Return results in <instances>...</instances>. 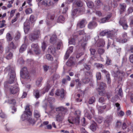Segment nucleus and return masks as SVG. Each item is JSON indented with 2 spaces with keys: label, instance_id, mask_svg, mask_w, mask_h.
Masks as SVG:
<instances>
[{
  "label": "nucleus",
  "instance_id": "nucleus-6",
  "mask_svg": "<svg viewBox=\"0 0 133 133\" xmlns=\"http://www.w3.org/2000/svg\"><path fill=\"white\" fill-rule=\"evenodd\" d=\"M20 75L22 77L24 78L28 79L30 78V75L28 72L27 68L26 67H23L21 70Z\"/></svg>",
  "mask_w": 133,
  "mask_h": 133
},
{
  "label": "nucleus",
  "instance_id": "nucleus-57",
  "mask_svg": "<svg viewBox=\"0 0 133 133\" xmlns=\"http://www.w3.org/2000/svg\"><path fill=\"white\" fill-rule=\"evenodd\" d=\"M9 46L10 48L12 49H14L16 48V46L12 42H11L9 44Z\"/></svg>",
  "mask_w": 133,
  "mask_h": 133
},
{
  "label": "nucleus",
  "instance_id": "nucleus-60",
  "mask_svg": "<svg viewBox=\"0 0 133 133\" xmlns=\"http://www.w3.org/2000/svg\"><path fill=\"white\" fill-rule=\"evenodd\" d=\"M48 100L50 103H51L55 102V99L54 98L49 97L48 98Z\"/></svg>",
  "mask_w": 133,
  "mask_h": 133
},
{
  "label": "nucleus",
  "instance_id": "nucleus-36",
  "mask_svg": "<svg viewBox=\"0 0 133 133\" xmlns=\"http://www.w3.org/2000/svg\"><path fill=\"white\" fill-rule=\"evenodd\" d=\"M19 12H18L17 13V14H16L15 17V18L14 19H12L11 21V22L12 23H13L14 22L16 21L17 20L18 18L19 17Z\"/></svg>",
  "mask_w": 133,
  "mask_h": 133
},
{
  "label": "nucleus",
  "instance_id": "nucleus-42",
  "mask_svg": "<svg viewBox=\"0 0 133 133\" xmlns=\"http://www.w3.org/2000/svg\"><path fill=\"white\" fill-rule=\"evenodd\" d=\"M94 65V66L98 68H103L104 67L103 65L98 63H95Z\"/></svg>",
  "mask_w": 133,
  "mask_h": 133
},
{
  "label": "nucleus",
  "instance_id": "nucleus-61",
  "mask_svg": "<svg viewBox=\"0 0 133 133\" xmlns=\"http://www.w3.org/2000/svg\"><path fill=\"white\" fill-rule=\"evenodd\" d=\"M62 45V44L61 42H59L57 44V48L58 49H59L61 46Z\"/></svg>",
  "mask_w": 133,
  "mask_h": 133
},
{
  "label": "nucleus",
  "instance_id": "nucleus-17",
  "mask_svg": "<svg viewBox=\"0 0 133 133\" xmlns=\"http://www.w3.org/2000/svg\"><path fill=\"white\" fill-rule=\"evenodd\" d=\"M10 49L8 48L6 49V58L8 59H9L12 58V54L10 52Z\"/></svg>",
  "mask_w": 133,
  "mask_h": 133
},
{
  "label": "nucleus",
  "instance_id": "nucleus-37",
  "mask_svg": "<svg viewBox=\"0 0 133 133\" xmlns=\"http://www.w3.org/2000/svg\"><path fill=\"white\" fill-rule=\"evenodd\" d=\"M6 38L7 41H11L12 39V37L9 33H7L6 35Z\"/></svg>",
  "mask_w": 133,
  "mask_h": 133
},
{
  "label": "nucleus",
  "instance_id": "nucleus-40",
  "mask_svg": "<svg viewBox=\"0 0 133 133\" xmlns=\"http://www.w3.org/2000/svg\"><path fill=\"white\" fill-rule=\"evenodd\" d=\"M90 79L88 77H84L83 78L82 81L84 83H87L89 81Z\"/></svg>",
  "mask_w": 133,
  "mask_h": 133
},
{
  "label": "nucleus",
  "instance_id": "nucleus-19",
  "mask_svg": "<svg viewBox=\"0 0 133 133\" xmlns=\"http://www.w3.org/2000/svg\"><path fill=\"white\" fill-rule=\"evenodd\" d=\"M56 111H61V112L64 113L65 114L68 110L67 108L64 107L63 106H61L56 108Z\"/></svg>",
  "mask_w": 133,
  "mask_h": 133
},
{
  "label": "nucleus",
  "instance_id": "nucleus-8",
  "mask_svg": "<svg viewBox=\"0 0 133 133\" xmlns=\"http://www.w3.org/2000/svg\"><path fill=\"white\" fill-rule=\"evenodd\" d=\"M65 114L63 112L58 113L56 116V121L62 123L64 119Z\"/></svg>",
  "mask_w": 133,
  "mask_h": 133
},
{
  "label": "nucleus",
  "instance_id": "nucleus-43",
  "mask_svg": "<svg viewBox=\"0 0 133 133\" xmlns=\"http://www.w3.org/2000/svg\"><path fill=\"white\" fill-rule=\"evenodd\" d=\"M88 7L89 8H92L94 6L93 3L91 1H88L87 2Z\"/></svg>",
  "mask_w": 133,
  "mask_h": 133
},
{
  "label": "nucleus",
  "instance_id": "nucleus-63",
  "mask_svg": "<svg viewBox=\"0 0 133 133\" xmlns=\"http://www.w3.org/2000/svg\"><path fill=\"white\" fill-rule=\"evenodd\" d=\"M73 47V46H71L69 47V49L66 51L69 53H71L72 52Z\"/></svg>",
  "mask_w": 133,
  "mask_h": 133
},
{
  "label": "nucleus",
  "instance_id": "nucleus-38",
  "mask_svg": "<svg viewBox=\"0 0 133 133\" xmlns=\"http://www.w3.org/2000/svg\"><path fill=\"white\" fill-rule=\"evenodd\" d=\"M42 80V78L41 77L37 79L36 82V85L37 86L40 87L41 85V82Z\"/></svg>",
  "mask_w": 133,
  "mask_h": 133
},
{
  "label": "nucleus",
  "instance_id": "nucleus-24",
  "mask_svg": "<svg viewBox=\"0 0 133 133\" xmlns=\"http://www.w3.org/2000/svg\"><path fill=\"white\" fill-rule=\"evenodd\" d=\"M87 44V41H84V39H82L80 41L79 43V45L80 46H81L83 48V50H84L85 49V47L86 46Z\"/></svg>",
  "mask_w": 133,
  "mask_h": 133
},
{
  "label": "nucleus",
  "instance_id": "nucleus-21",
  "mask_svg": "<svg viewBox=\"0 0 133 133\" xmlns=\"http://www.w3.org/2000/svg\"><path fill=\"white\" fill-rule=\"evenodd\" d=\"M57 38L55 34L53 35L51 37L50 42L52 44H54L57 42Z\"/></svg>",
  "mask_w": 133,
  "mask_h": 133
},
{
  "label": "nucleus",
  "instance_id": "nucleus-52",
  "mask_svg": "<svg viewBox=\"0 0 133 133\" xmlns=\"http://www.w3.org/2000/svg\"><path fill=\"white\" fill-rule=\"evenodd\" d=\"M84 68L88 70H89L91 69V66L89 65L85 64L84 65Z\"/></svg>",
  "mask_w": 133,
  "mask_h": 133
},
{
  "label": "nucleus",
  "instance_id": "nucleus-27",
  "mask_svg": "<svg viewBox=\"0 0 133 133\" xmlns=\"http://www.w3.org/2000/svg\"><path fill=\"white\" fill-rule=\"evenodd\" d=\"M25 112V113L29 116H30L32 114V112L30 110L29 108V105H26L25 108V111H24V112Z\"/></svg>",
  "mask_w": 133,
  "mask_h": 133
},
{
  "label": "nucleus",
  "instance_id": "nucleus-32",
  "mask_svg": "<svg viewBox=\"0 0 133 133\" xmlns=\"http://www.w3.org/2000/svg\"><path fill=\"white\" fill-rule=\"evenodd\" d=\"M34 116L36 118H38L40 117V114L39 112L37 110H35L34 112Z\"/></svg>",
  "mask_w": 133,
  "mask_h": 133
},
{
  "label": "nucleus",
  "instance_id": "nucleus-28",
  "mask_svg": "<svg viewBox=\"0 0 133 133\" xmlns=\"http://www.w3.org/2000/svg\"><path fill=\"white\" fill-rule=\"evenodd\" d=\"M107 107L106 105H104L103 106H99L98 108V112L102 114L104 112V110Z\"/></svg>",
  "mask_w": 133,
  "mask_h": 133
},
{
  "label": "nucleus",
  "instance_id": "nucleus-26",
  "mask_svg": "<svg viewBox=\"0 0 133 133\" xmlns=\"http://www.w3.org/2000/svg\"><path fill=\"white\" fill-rule=\"evenodd\" d=\"M97 24L95 22H90L88 25V28L90 29H92L94 28L96 26Z\"/></svg>",
  "mask_w": 133,
  "mask_h": 133
},
{
  "label": "nucleus",
  "instance_id": "nucleus-34",
  "mask_svg": "<svg viewBox=\"0 0 133 133\" xmlns=\"http://www.w3.org/2000/svg\"><path fill=\"white\" fill-rule=\"evenodd\" d=\"M96 5L98 7H100L102 6L103 3L100 0H96L95 2Z\"/></svg>",
  "mask_w": 133,
  "mask_h": 133
},
{
  "label": "nucleus",
  "instance_id": "nucleus-15",
  "mask_svg": "<svg viewBox=\"0 0 133 133\" xmlns=\"http://www.w3.org/2000/svg\"><path fill=\"white\" fill-rule=\"evenodd\" d=\"M24 31L25 33H27L29 31L30 29L29 23L27 21H26L24 23Z\"/></svg>",
  "mask_w": 133,
  "mask_h": 133
},
{
  "label": "nucleus",
  "instance_id": "nucleus-2",
  "mask_svg": "<svg viewBox=\"0 0 133 133\" xmlns=\"http://www.w3.org/2000/svg\"><path fill=\"white\" fill-rule=\"evenodd\" d=\"M7 68L9 70L8 75L10 77L8 83L10 84L12 83L15 80L16 74L14 68L10 66H8Z\"/></svg>",
  "mask_w": 133,
  "mask_h": 133
},
{
  "label": "nucleus",
  "instance_id": "nucleus-46",
  "mask_svg": "<svg viewBox=\"0 0 133 133\" xmlns=\"http://www.w3.org/2000/svg\"><path fill=\"white\" fill-rule=\"evenodd\" d=\"M106 79H107V82L108 84H110L111 83V78L110 75L109 74L106 75Z\"/></svg>",
  "mask_w": 133,
  "mask_h": 133
},
{
  "label": "nucleus",
  "instance_id": "nucleus-4",
  "mask_svg": "<svg viewBox=\"0 0 133 133\" xmlns=\"http://www.w3.org/2000/svg\"><path fill=\"white\" fill-rule=\"evenodd\" d=\"M98 88L97 90L99 92V94L101 96H105V89L106 88V84L102 82L98 83Z\"/></svg>",
  "mask_w": 133,
  "mask_h": 133
},
{
  "label": "nucleus",
  "instance_id": "nucleus-18",
  "mask_svg": "<svg viewBox=\"0 0 133 133\" xmlns=\"http://www.w3.org/2000/svg\"><path fill=\"white\" fill-rule=\"evenodd\" d=\"M127 34L126 33L124 32L122 34V38L119 40V42L122 43H124L126 42L127 40Z\"/></svg>",
  "mask_w": 133,
  "mask_h": 133
},
{
  "label": "nucleus",
  "instance_id": "nucleus-49",
  "mask_svg": "<svg viewBox=\"0 0 133 133\" xmlns=\"http://www.w3.org/2000/svg\"><path fill=\"white\" fill-rule=\"evenodd\" d=\"M46 47L45 41H43L42 43V50L44 51Z\"/></svg>",
  "mask_w": 133,
  "mask_h": 133
},
{
  "label": "nucleus",
  "instance_id": "nucleus-22",
  "mask_svg": "<svg viewBox=\"0 0 133 133\" xmlns=\"http://www.w3.org/2000/svg\"><path fill=\"white\" fill-rule=\"evenodd\" d=\"M126 6L124 3H120L119 4L120 12L121 14L124 12L125 10Z\"/></svg>",
  "mask_w": 133,
  "mask_h": 133
},
{
  "label": "nucleus",
  "instance_id": "nucleus-7",
  "mask_svg": "<svg viewBox=\"0 0 133 133\" xmlns=\"http://www.w3.org/2000/svg\"><path fill=\"white\" fill-rule=\"evenodd\" d=\"M123 75L124 72L123 71L118 70L114 73V77L116 80L120 81L122 80Z\"/></svg>",
  "mask_w": 133,
  "mask_h": 133
},
{
  "label": "nucleus",
  "instance_id": "nucleus-39",
  "mask_svg": "<svg viewBox=\"0 0 133 133\" xmlns=\"http://www.w3.org/2000/svg\"><path fill=\"white\" fill-rule=\"evenodd\" d=\"M26 48V46L25 44H23L21 48L19 49V51L21 52H22L25 51Z\"/></svg>",
  "mask_w": 133,
  "mask_h": 133
},
{
  "label": "nucleus",
  "instance_id": "nucleus-11",
  "mask_svg": "<svg viewBox=\"0 0 133 133\" xmlns=\"http://www.w3.org/2000/svg\"><path fill=\"white\" fill-rule=\"evenodd\" d=\"M85 21V20L84 19L79 21L77 25V28H84L86 24Z\"/></svg>",
  "mask_w": 133,
  "mask_h": 133
},
{
  "label": "nucleus",
  "instance_id": "nucleus-44",
  "mask_svg": "<svg viewBox=\"0 0 133 133\" xmlns=\"http://www.w3.org/2000/svg\"><path fill=\"white\" fill-rule=\"evenodd\" d=\"M28 115H27L26 114H23L21 117V119L22 121H24L26 119H28Z\"/></svg>",
  "mask_w": 133,
  "mask_h": 133
},
{
  "label": "nucleus",
  "instance_id": "nucleus-25",
  "mask_svg": "<svg viewBox=\"0 0 133 133\" xmlns=\"http://www.w3.org/2000/svg\"><path fill=\"white\" fill-rule=\"evenodd\" d=\"M56 51L55 48L54 46H50L48 48V51L49 53L54 54Z\"/></svg>",
  "mask_w": 133,
  "mask_h": 133
},
{
  "label": "nucleus",
  "instance_id": "nucleus-29",
  "mask_svg": "<svg viewBox=\"0 0 133 133\" xmlns=\"http://www.w3.org/2000/svg\"><path fill=\"white\" fill-rule=\"evenodd\" d=\"M65 20V18L62 15H60L59 16L57 20V22L58 23H63Z\"/></svg>",
  "mask_w": 133,
  "mask_h": 133
},
{
  "label": "nucleus",
  "instance_id": "nucleus-1",
  "mask_svg": "<svg viewBox=\"0 0 133 133\" xmlns=\"http://www.w3.org/2000/svg\"><path fill=\"white\" fill-rule=\"evenodd\" d=\"M81 111L79 110L76 111L74 113L76 117L74 118H72L71 117L69 118L68 121V122L71 124H75L76 125H78L79 123V118L81 115Z\"/></svg>",
  "mask_w": 133,
  "mask_h": 133
},
{
  "label": "nucleus",
  "instance_id": "nucleus-12",
  "mask_svg": "<svg viewBox=\"0 0 133 133\" xmlns=\"http://www.w3.org/2000/svg\"><path fill=\"white\" fill-rule=\"evenodd\" d=\"M55 95L57 96H60L62 98H64V90L62 89L61 90H58L56 92Z\"/></svg>",
  "mask_w": 133,
  "mask_h": 133
},
{
  "label": "nucleus",
  "instance_id": "nucleus-45",
  "mask_svg": "<svg viewBox=\"0 0 133 133\" xmlns=\"http://www.w3.org/2000/svg\"><path fill=\"white\" fill-rule=\"evenodd\" d=\"M75 4L78 7H81L83 5L82 2L80 1H78L76 2Z\"/></svg>",
  "mask_w": 133,
  "mask_h": 133
},
{
  "label": "nucleus",
  "instance_id": "nucleus-56",
  "mask_svg": "<svg viewBox=\"0 0 133 133\" xmlns=\"http://www.w3.org/2000/svg\"><path fill=\"white\" fill-rule=\"evenodd\" d=\"M92 72H91L87 71L85 73V77H88L92 75Z\"/></svg>",
  "mask_w": 133,
  "mask_h": 133
},
{
  "label": "nucleus",
  "instance_id": "nucleus-51",
  "mask_svg": "<svg viewBox=\"0 0 133 133\" xmlns=\"http://www.w3.org/2000/svg\"><path fill=\"white\" fill-rule=\"evenodd\" d=\"M96 77L97 80H100L101 78V75L100 72H97L96 74Z\"/></svg>",
  "mask_w": 133,
  "mask_h": 133
},
{
  "label": "nucleus",
  "instance_id": "nucleus-10",
  "mask_svg": "<svg viewBox=\"0 0 133 133\" xmlns=\"http://www.w3.org/2000/svg\"><path fill=\"white\" fill-rule=\"evenodd\" d=\"M119 24L122 26L124 29L126 30L128 27V25L127 24L126 21L124 17L121 18L119 21Z\"/></svg>",
  "mask_w": 133,
  "mask_h": 133
},
{
  "label": "nucleus",
  "instance_id": "nucleus-41",
  "mask_svg": "<svg viewBox=\"0 0 133 133\" xmlns=\"http://www.w3.org/2000/svg\"><path fill=\"white\" fill-rule=\"evenodd\" d=\"M95 100L96 99L95 97H92L89 99V103L90 104H92L95 102Z\"/></svg>",
  "mask_w": 133,
  "mask_h": 133
},
{
  "label": "nucleus",
  "instance_id": "nucleus-20",
  "mask_svg": "<svg viewBox=\"0 0 133 133\" xmlns=\"http://www.w3.org/2000/svg\"><path fill=\"white\" fill-rule=\"evenodd\" d=\"M33 96L37 99H38L40 97L39 91L37 89L34 90L33 92Z\"/></svg>",
  "mask_w": 133,
  "mask_h": 133
},
{
  "label": "nucleus",
  "instance_id": "nucleus-33",
  "mask_svg": "<svg viewBox=\"0 0 133 133\" xmlns=\"http://www.w3.org/2000/svg\"><path fill=\"white\" fill-rule=\"evenodd\" d=\"M97 124L95 122L92 124L90 126V129L92 131H95L96 129Z\"/></svg>",
  "mask_w": 133,
  "mask_h": 133
},
{
  "label": "nucleus",
  "instance_id": "nucleus-23",
  "mask_svg": "<svg viewBox=\"0 0 133 133\" xmlns=\"http://www.w3.org/2000/svg\"><path fill=\"white\" fill-rule=\"evenodd\" d=\"M112 16V15L111 14L108 15L106 17L102 18L101 19L100 23H104L107 22V21Z\"/></svg>",
  "mask_w": 133,
  "mask_h": 133
},
{
  "label": "nucleus",
  "instance_id": "nucleus-50",
  "mask_svg": "<svg viewBox=\"0 0 133 133\" xmlns=\"http://www.w3.org/2000/svg\"><path fill=\"white\" fill-rule=\"evenodd\" d=\"M5 126V130L6 131H9L11 130V128L10 127L9 125L8 124V123L6 124Z\"/></svg>",
  "mask_w": 133,
  "mask_h": 133
},
{
  "label": "nucleus",
  "instance_id": "nucleus-9",
  "mask_svg": "<svg viewBox=\"0 0 133 133\" xmlns=\"http://www.w3.org/2000/svg\"><path fill=\"white\" fill-rule=\"evenodd\" d=\"M31 49L33 50L35 53L37 55H38L41 52L38 44L37 43H32L31 45Z\"/></svg>",
  "mask_w": 133,
  "mask_h": 133
},
{
  "label": "nucleus",
  "instance_id": "nucleus-62",
  "mask_svg": "<svg viewBox=\"0 0 133 133\" xmlns=\"http://www.w3.org/2000/svg\"><path fill=\"white\" fill-rule=\"evenodd\" d=\"M104 52V49H99L98 50V52L100 54H103Z\"/></svg>",
  "mask_w": 133,
  "mask_h": 133
},
{
  "label": "nucleus",
  "instance_id": "nucleus-3",
  "mask_svg": "<svg viewBox=\"0 0 133 133\" xmlns=\"http://www.w3.org/2000/svg\"><path fill=\"white\" fill-rule=\"evenodd\" d=\"M100 34L101 35L103 36L105 35H107L108 38H109L110 39H109L108 41H109L110 39L112 40V41H114L113 40L115 38L114 36L113 31L112 30L110 31L109 30H105L102 31Z\"/></svg>",
  "mask_w": 133,
  "mask_h": 133
},
{
  "label": "nucleus",
  "instance_id": "nucleus-48",
  "mask_svg": "<svg viewBox=\"0 0 133 133\" xmlns=\"http://www.w3.org/2000/svg\"><path fill=\"white\" fill-rule=\"evenodd\" d=\"M25 12L26 14H30L32 13V10L31 8H28L25 10Z\"/></svg>",
  "mask_w": 133,
  "mask_h": 133
},
{
  "label": "nucleus",
  "instance_id": "nucleus-16",
  "mask_svg": "<svg viewBox=\"0 0 133 133\" xmlns=\"http://www.w3.org/2000/svg\"><path fill=\"white\" fill-rule=\"evenodd\" d=\"M51 0H43L41 2V4L46 7L50 6L51 5Z\"/></svg>",
  "mask_w": 133,
  "mask_h": 133
},
{
  "label": "nucleus",
  "instance_id": "nucleus-55",
  "mask_svg": "<svg viewBox=\"0 0 133 133\" xmlns=\"http://www.w3.org/2000/svg\"><path fill=\"white\" fill-rule=\"evenodd\" d=\"M30 21L31 22H33L36 20V18L33 15H31L30 16Z\"/></svg>",
  "mask_w": 133,
  "mask_h": 133
},
{
  "label": "nucleus",
  "instance_id": "nucleus-64",
  "mask_svg": "<svg viewBox=\"0 0 133 133\" xmlns=\"http://www.w3.org/2000/svg\"><path fill=\"white\" fill-rule=\"evenodd\" d=\"M121 124V122L119 121H118L116 123V126L117 128H119L120 127Z\"/></svg>",
  "mask_w": 133,
  "mask_h": 133
},
{
  "label": "nucleus",
  "instance_id": "nucleus-14",
  "mask_svg": "<svg viewBox=\"0 0 133 133\" xmlns=\"http://www.w3.org/2000/svg\"><path fill=\"white\" fill-rule=\"evenodd\" d=\"M112 116L110 115L107 116V119L104 122V123L106 126H108L112 120Z\"/></svg>",
  "mask_w": 133,
  "mask_h": 133
},
{
  "label": "nucleus",
  "instance_id": "nucleus-47",
  "mask_svg": "<svg viewBox=\"0 0 133 133\" xmlns=\"http://www.w3.org/2000/svg\"><path fill=\"white\" fill-rule=\"evenodd\" d=\"M47 17L48 19L53 20L54 18V16L53 14L49 13L47 15Z\"/></svg>",
  "mask_w": 133,
  "mask_h": 133
},
{
  "label": "nucleus",
  "instance_id": "nucleus-58",
  "mask_svg": "<svg viewBox=\"0 0 133 133\" xmlns=\"http://www.w3.org/2000/svg\"><path fill=\"white\" fill-rule=\"evenodd\" d=\"M21 37V34L20 32H17L16 34V36L15 37L16 39L18 40Z\"/></svg>",
  "mask_w": 133,
  "mask_h": 133
},
{
  "label": "nucleus",
  "instance_id": "nucleus-5",
  "mask_svg": "<svg viewBox=\"0 0 133 133\" xmlns=\"http://www.w3.org/2000/svg\"><path fill=\"white\" fill-rule=\"evenodd\" d=\"M40 35V31L39 30H35L34 32L30 34L29 36V39L32 41H34L38 39Z\"/></svg>",
  "mask_w": 133,
  "mask_h": 133
},
{
  "label": "nucleus",
  "instance_id": "nucleus-13",
  "mask_svg": "<svg viewBox=\"0 0 133 133\" xmlns=\"http://www.w3.org/2000/svg\"><path fill=\"white\" fill-rule=\"evenodd\" d=\"M18 84H16L15 86L14 87L11 86L10 89V92L12 94H15L18 92L19 90V89L17 86Z\"/></svg>",
  "mask_w": 133,
  "mask_h": 133
},
{
  "label": "nucleus",
  "instance_id": "nucleus-54",
  "mask_svg": "<svg viewBox=\"0 0 133 133\" xmlns=\"http://www.w3.org/2000/svg\"><path fill=\"white\" fill-rule=\"evenodd\" d=\"M46 57L47 59L49 60L52 61L53 60V57L50 54H47L46 55Z\"/></svg>",
  "mask_w": 133,
  "mask_h": 133
},
{
  "label": "nucleus",
  "instance_id": "nucleus-35",
  "mask_svg": "<svg viewBox=\"0 0 133 133\" xmlns=\"http://www.w3.org/2000/svg\"><path fill=\"white\" fill-rule=\"evenodd\" d=\"M103 118L101 116H99L95 118L96 121L99 123H101L103 121Z\"/></svg>",
  "mask_w": 133,
  "mask_h": 133
},
{
  "label": "nucleus",
  "instance_id": "nucleus-30",
  "mask_svg": "<svg viewBox=\"0 0 133 133\" xmlns=\"http://www.w3.org/2000/svg\"><path fill=\"white\" fill-rule=\"evenodd\" d=\"M105 44V42L103 39H100L97 43V46L100 47L103 46Z\"/></svg>",
  "mask_w": 133,
  "mask_h": 133
},
{
  "label": "nucleus",
  "instance_id": "nucleus-31",
  "mask_svg": "<svg viewBox=\"0 0 133 133\" xmlns=\"http://www.w3.org/2000/svg\"><path fill=\"white\" fill-rule=\"evenodd\" d=\"M27 120L30 124L33 125L35 123L36 121L33 118L30 117L28 118Z\"/></svg>",
  "mask_w": 133,
  "mask_h": 133
},
{
  "label": "nucleus",
  "instance_id": "nucleus-59",
  "mask_svg": "<svg viewBox=\"0 0 133 133\" xmlns=\"http://www.w3.org/2000/svg\"><path fill=\"white\" fill-rule=\"evenodd\" d=\"M90 50L91 55H95L96 52V50L95 49L92 48H90Z\"/></svg>",
  "mask_w": 133,
  "mask_h": 133
},
{
  "label": "nucleus",
  "instance_id": "nucleus-53",
  "mask_svg": "<svg viewBox=\"0 0 133 133\" xmlns=\"http://www.w3.org/2000/svg\"><path fill=\"white\" fill-rule=\"evenodd\" d=\"M69 43L70 44H75V39L74 38L71 39L69 40Z\"/></svg>",
  "mask_w": 133,
  "mask_h": 133
}]
</instances>
